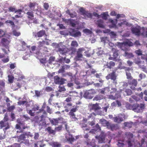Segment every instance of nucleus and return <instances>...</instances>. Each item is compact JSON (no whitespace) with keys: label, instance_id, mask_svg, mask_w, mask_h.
<instances>
[{"label":"nucleus","instance_id":"f257e3e1","mask_svg":"<svg viewBox=\"0 0 147 147\" xmlns=\"http://www.w3.org/2000/svg\"><path fill=\"white\" fill-rule=\"evenodd\" d=\"M145 105L143 104H135L133 105L134 108L133 111L137 113L142 112L144 108Z\"/></svg>","mask_w":147,"mask_h":147},{"label":"nucleus","instance_id":"f03ea898","mask_svg":"<svg viewBox=\"0 0 147 147\" xmlns=\"http://www.w3.org/2000/svg\"><path fill=\"white\" fill-rule=\"evenodd\" d=\"M128 83L129 85L130 88L132 90H136V87L138 84V82L137 80L135 79H132L128 80Z\"/></svg>","mask_w":147,"mask_h":147},{"label":"nucleus","instance_id":"7ed1b4c3","mask_svg":"<svg viewBox=\"0 0 147 147\" xmlns=\"http://www.w3.org/2000/svg\"><path fill=\"white\" fill-rule=\"evenodd\" d=\"M111 51L113 52V57L110 56L109 58V59L110 60L116 61L117 58L119 56L118 50L115 48H112Z\"/></svg>","mask_w":147,"mask_h":147},{"label":"nucleus","instance_id":"20e7f679","mask_svg":"<svg viewBox=\"0 0 147 147\" xmlns=\"http://www.w3.org/2000/svg\"><path fill=\"white\" fill-rule=\"evenodd\" d=\"M78 46V44L77 42L75 40L72 41L71 44V47L70 48L71 51L73 52L76 51V48Z\"/></svg>","mask_w":147,"mask_h":147},{"label":"nucleus","instance_id":"39448f33","mask_svg":"<svg viewBox=\"0 0 147 147\" xmlns=\"http://www.w3.org/2000/svg\"><path fill=\"white\" fill-rule=\"evenodd\" d=\"M65 80H66L63 78L60 79L57 76H55L54 77V82L56 84H63Z\"/></svg>","mask_w":147,"mask_h":147},{"label":"nucleus","instance_id":"423d86ee","mask_svg":"<svg viewBox=\"0 0 147 147\" xmlns=\"http://www.w3.org/2000/svg\"><path fill=\"white\" fill-rule=\"evenodd\" d=\"M85 50V48L83 47L81 48L78 49L77 52V55L76 57V59L77 60H79L80 59L83 57L82 52Z\"/></svg>","mask_w":147,"mask_h":147},{"label":"nucleus","instance_id":"0eeeda50","mask_svg":"<svg viewBox=\"0 0 147 147\" xmlns=\"http://www.w3.org/2000/svg\"><path fill=\"white\" fill-rule=\"evenodd\" d=\"M134 62L136 64L138 65L140 68L143 69H146V67L144 65V61H142L140 59L137 58L135 60Z\"/></svg>","mask_w":147,"mask_h":147},{"label":"nucleus","instance_id":"6e6552de","mask_svg":"<svg viewBox=\"0 0 147 147\" xmlns=\"http://www.w3.org/2000/svg\"><path fill=\"white\" fill-rule=\"evenodd\" d=\"M45 35L46 36H47V35L45 33V32L44 30H41L37 33H34V36L35 37H41Z\"/></svg>","mask_w":147,"mask_h":147},{"label":"nucleus","instance_id":"1a4fd4ad","mask_svg":"<svg viewBox=\"0 0 147 147\" xmlns=\"http://www.w3.org/2000/svg\"><path fill=\"white\" fill-rule=\"evenodd\" d=\"M61 118H59L56 119H51L49 118V120L50 122L52 125H57L59 123V121Z\"/></svg>","mask_w":147,"mask_h":147},{"label":"nucleus","instance_id":"9d476101","mask_svg":"<svg viewBox=\"0 0 147 147\" xmlns=\"http://www.w3.org/2000/svg\"><path fill=\"white\" fill-rule=\"evenodd\" d=\"M0 126L1 128L6 127L5 128V130H7L9 127V124L8 122L3 121H1L0 122Z\"/></svg>","mask_w":147,"mask_h":147},{"label":"nucleus","instance_id":"9b49d317","mask_svg":"<svg viewBox=\"0 0 147 147\" xmlns=\"http://www.w3.org/2000/svg\"><path fill=\"white\" fill-rule=\"evenodd\" d=\"M65 138L67 141L71 144L72 143V142H74L75 140V138L73 137L72 135L69 133L66 135Z\"/></svg>","mask_w":147,"mask_h":147},{"label":"nucleus","instance_id":"f8f14e48","mask_svg":"<svg viewBox=\"0 0 147 147\" xmlns=\"http://www.w3.org/2000/svg\"><path fill=\"white\" fill-rule=\"evenodd\" d=\"M71 33L73 36L77 37L81 36V33L78 30H76L75 29H72Z\"/></svg>","mask_w":147,"mask_h":147},{"label":"nucleus","instance_id":"ddd939ff","mask_svg":"<svg viewBox=\"0 0 147 147\" xmlns=\"http://www.w3.org/2000/svg\"><path fill=\"white\" fill-rule=\"evenodd\" d=\"M90 106L91 107L90 109V110H94L95 111L101 109L100 107L99 106L98 104L97 103L91 104L90 105Z\"/></svg>","mask_w":147,"mask_h":147},{"label":"nucleus","instance_id":"4468645a","mask_svg":"<svg viewBox=\"0 0 147 147\" xmlns=\"http://www.w3.org/2000/svg\"><path fill=\"white\" fill-rule=\"evenodd\" d=\"M116 77L115 74V72L114 71H113L106 76V78L107 79H111L114 81L116 80Z\"/></svg>","mask_w":147,"mask_h":147},{"label":"nucleus","instance_id":"2eb2a0df","mask_svg":"<svg viewBox=\"0 0 147 147\" xmlns=\"http://www.w3.org/2000/svg\"><path fill=\"white\" fill-rule=\"evenodd\" d=\"M113 119L114 121L117 123H121L123 121L121 114H119L118 116L114 117Z\"/></svg>","mask_w":147,"mask_h":147},{"label":"nucleus","instance_id":"dca6fc26","mask_svg":"<svg viewBox=\"0 0 147 147\" xmlns=\"http://www.w3.org/2000/svg\"><path fill=\"white\" fill-rule=\"evenodd\" d=\"M67 49L65 47H62L59 48L58 51L62 55H65L67 53Z\"/></svg>","mask_w":147,"mask_h":147},{"label":"nucleus","instance_id":"f3484780","mask_svg":"<svg viewBox=\"0 0 147 147\" xmlns=\"http://www.w3.org/2000/svg\"><path fill=\"white\" fill-rule=\"evenodd\" d=\"M117 45L121 50L126 51L127 50V46H126L124 42H118Z\"/></svg>","mask_w":147,"mask_h":147},{"label":"nucleus","instance_id":"a211bd4d","mask_svg":"<svg viewBox=\"0 0 147 147\" xmlns=\"http://www.w3.org/2000/svg\"><path fill=\"white\" fill-rule=\"evenodd\" d=\"M64 108L65 109V111L66 112H68L69 109L71 108L72 105V103L71 102L66 103L64 102L63 105Z\"/></svg>","mask_w":147,"mask_h":147},{"label":"nucleus","instance_id":"6ab92c4d","mask_svg":"<svg viewBox=\"0 0 147 147\" xmlns=\"http://www.w3.org/2000/svg\"><path fill=\"white\" fill-rule=\"evenodd\" d=\"M131 31L135 35L139 36L140 35V29L136 27H134L131 28Z\"/></svg>","mask_w":147,"mask_h":147},{"label":"nucleus","instance_id":"aec40b11","mask_svg":"<svg viewBox=\"0 0 147 147\" xmlns=\"http://www.w3.org/2000/svg\"><path fill=\"white\" fill-rule=\"evenodd\" d=\"M96 93L95 90L94 89H90L86 91L84 93V95L86 96H89L91 94H93Z\"/></svg>","mask_w":147,"mask_h":147},{"label":"nucleus","instance_id":"412c9836","mask_svg":"<svg viewBox=\"0 0 147 147\" xmlns=\"http://www.w3.org/2000/svg\"><path fill=\"white\" fill-rule=\"evenodd\" d=\"M100 124L103 126L107 127V125L109 123V121H107L106 120L104 119H101L99 121Z\"/></svg>","mask_w":147,"mask_h":147},{"label":"nucleus","instance_id":"4be33fe9","mask_svg":"<svg viewBox=\"0 0 147 147\" xmlns=\"http://www.w3.org/2000/svg\"><path fill=\"white\" fill-rule=\"evenodd\" d=\"M115 65V63L113 61H110L109 63L107 62V63L106 66H107V68L111 69Z\"/></svg>","mask_w":147,"mask_h":147},{"label":"nucleus","instance_id":"5701e85b","mask_svg":"<svg viewBox=\"0 0 147 147\" xmlns=\"http://www.w3.org/2000/svg\"><path fill=\"white\" fill-rule=\"evenodd\" d=\"M97 24L98 26L99 27L104 28H105L104 25H103V21L101 20H99L97 21Z\"/></svg>","mask_w":147,"mask_h":147},{"label":"nucleus","instance_id":"b1692460","mask_svg":"<svg viewBox=\"0 0 147 147\" xmlns=\"http://www.w3.org/2000/svg\"><path fill=\"white\" fill-rule=\"evenodd\" d=\"M46 131H47L49 134H55V130H53L51 129V127H49L45 129Z\"/></svg>","mask_w":147,"mask_h":147},{"label":"nucleus","instance_id":"393cba45","mask_svg":"<svg viewBox=\"0 0 147 147\" xmlns=\"http://www.w3.org/2000/svg\"><path fill=\"white\" fill-rule=\"evenodd\" d=\"M124 92L126 94H124V95L130 96L131 95L132 93V91L130 89L127 88L125 89Z\"/></svg>","mask_w":147,"mask_h":147},{"label":"nucleus","instance_id":"a878e982","mask_svg":"<svg viewBox=\"0 0 147 147\" xmlns=\"http://www.w3.org/2000/svg\"><path fill=\"white\" fill-rule=\"evenodd\" d=\"M103 96L101 95H96L93 98V100L98 101L103 99Z\"/></svg>","mask_w":147,"mask_h":147},{"label":"nucleus","instance_id":"bb28decb","mask_svg":"<svg viewBox=\"0 0 147 147\" xmlns=\"http://www.w3.org/2000/svg\"><path fill=\"white\" fill-rule=\"evenodd\" d=\"M27 135V133L26 132L20 135L18 137L19 140H25L26 138V136Z\"/></svg>","mask_w":147,"mask_h":147},{"label":"nucleus","instance_id":"cd10ccee","mask_svg":"<svg viewBox=\"0 0 147 147\" xmlns=\"http://www.w3.org/2000/svg\"><path fill=\"white\" fill-rule=\"evenodd\" d=\"M51 145L53 147H60L61 144L59 142H52L51 144Z\"/></svg>","mask_w":147,"mask_h":147},{"label":"nucleus","instance_id":"c85d7f7f","mask_svg":"<svg viewBox=\"0 0 147 147\" xmlns=\"http://www.w3.org/2000/svg\"><path fill=\"white\" fill-rule=\"evenodd\" d=\"M15 128L17 129H19V131H17V133H22L23 132V130L22 129V128L21 127V126L19 124H17L16 125Z\"/></svg>","mask_w":147,"mask_h":147},{"label":"nucleus","instance_id":"c756f323","mask_svg":"<svg viewBox=\"0 0 147 147\" xmlns=\"http://www.w3.org/2000/svg\"><path fill=\"white\" fill-rule=\"evenodd\" d=\"M125 107L127 109L132 110H133L134 107L133 105H131L129 103L127 102L125 104Z\"/></svg>","mask_w":147,"mask_h":147},{"label":"nucleus","instance_id":"7c9ffc66","mask_svg":"<svg viewBox=\"0 0 147 147\" xmlns=\"http://www.w3.org/2000/svg\"><path fill=\"white\" fill-rule=\"evenodd\" d=\"M41 118L40 120V122L41 123L42 126H45L46 125V123L44 118V116L43 115H41L40 117Z\"/></svg>","mask_w":147,"mask_h":147},{"label":"nucleus","instance_id":"2f4dec72","mask_svg":"<svg viewBox=\"0 0 147 147\" xmlns=\"http://www.w3.org/2000/svg\"><path fill=\"white\" fill-rule=\"evenodd\" d=\"M125 135L129 140H130L133 137V134L130 132H126Z\"/></svg>","mask_w":147,"mask_h":147},{"label":"nucleus","instance_id":"473e14b6","mask_svg":"<svg viewBox=\"0 0 147 147\" xmlns=\"http://www.w3.org/2000/svg\"><path fill=\"white\" fill-rule=\"evenodd\" d=\"M102 18L103 19L105 20H107V17L109 16L108 13L107 12H105L104 13H103L101 14Z\"/></svg>","mask_w":147,"mask_h":147},{"label":"nucleus","instance_id":"72a5a7b5","mask_svg":"<svg viewBox=\"0 0 147 147\" xmlns=\"http://www.w3.org/2000/svg\"><path fill=\"white\" fill-rule=\"evenodd\" d=\"M125 56L127 57V58H130L134 57V56L131 53H129L126 51L125 53Z\"/></svg>","mask_w":147,"mask_h":147},{"label":"nucleus","instance_id":"f704fd0d","mask_svg":"<svg viewBox=\"0 0 147 147\" xmlns=\"http://www.w3.org/2000/svg\"><path fill=\"white\" fill-rule=\"evenodd\" d=\"M101 41L104 43H107L109 41L108 37H103L101 38Z\"/></svg>","mask_w":147,"mask_h":147},{"label":"nucleus","instance_id":"c9c22d12","mask_svg":"<svg viewBox=\"0 0 147 147\" xmlns=\"http://www.w3.org/2000/svg\"><path fill=\"white\" fill-rule=\"evenodd\" d=\"M108 125H107V127L109 129H111V130H113L115 128V125L113 124H111L109 123Z\"/></svg>","mask_w":147,"mask_h":147},{"label":"nucleus","instance_id":"e433bc0d","mask_svg":"<svg viewBox=\"0 0 147 147\" xmlns=\"http://www.w3.org/2000/svg\"><path fill=\"white\" fill-rule=\"evenodd\" d=\"M70 96L72 97H76L78 96V93L75 91H73L70 92Z\"/></svg>","mask_w":147,"mask_h":147},{"label":"nucleus","instance_id":"4c0bfd02","mask_svg":"<svg viewBox=\"0 0 147 147\" xmlns=\"http://www.w3.org/2000/svg\"><path fill=\"white\" fill-rule=\"evenodd\" d=\"M128 85V82H123V84H122L123 86V89L122 90H121V92L122 91H123L125 89H126V88L127 87Z\"/></svg>","mask_w":147,"mask_h":147},{"label":"nucleus","instance_id":"58836bf2","mask_svg":"<svg viewBox=\"0 0 147 147\" xmlns=\"http://www.w3.org/2000/svg\"><path fill=\"white\" fill-rule=\"evenodd\" d=\"M84 16H86L88 18H92V13H89L88 11H86Z\"/></svg>","mask_w":147,"mask_h":147},{"label":"nucleus","instance_id":"ea45409f","mask_svg":"<svg viewBox=\"0 0 147 147\" xmlns=\"http://www.w3.org/2000/svg\"><path fill=\"white\" fill-rule=\"evenodd\" d=\"M27 15L28 16V18L31 17H33L34 16L33 12L32 11L28 12L26 13Z\"/></svg>","mask_w":147,"mask_h":147},{"label":"nucleus","instance_id":"a19ab883","mask_svg":"<svg viewBox=\"0 0 147 147\" xmlns=\"http://www.w3.org/2000/svg\"><path fill=\"white\" fill-rule=\"evenodd\" d=\"M45 41L44 40H42V41H39L38 43V47H43L45 45Z\"/></svg>","mask_w":147,"mask_h":147},{"label":"nucleus","instance_id":"79ce46f5","mask_svg":"<svg viewBox=\"0 0 147 147\" xmlns=\"http://www.w3.org/2000/svg\"><path fill=\"white\" fill-rule=\"evenodd\" d=\"M126 75L127 78L128 80H132L133 79V77L131 76V74L129 72H126Z\"/></svg>","mask_w":147,"mask_h":147},{"label":"nucleus","instance_id":"37998d69","mask_svg":"<svg viewBox=\"0 0 147 147\" xmlns=\"http://www.w3.org/2000/svg\"><path fill=\"white\" fill-rule=\"evenodd\" d=\"M80 12L81 13V14L83 16L84 15L86 11L83 7H81L79 9Z\"/></svg>","mask_w":147,"mask_h":147},{"label":"nucleus","instance_id":"c03bdc74","mask_svg":"<svg viewBox=\"0 0 147 147\" xmlns=\"http://www.w3.org/2000/svg\"><path fill=\"white\" fill-rule=\"evenodd\" d=\"M124 42L126 46L127 47L128 46H131L133 45V43L129 41H127Z\"/></svg>","mask_w":147,"mask_h":147},{"label":"nucleus","instance_id":"a18cd8bd","mask_svg":"<svg viewBox=\"0 0 147 147\" xmlns=\"http://www.w3.org/2000/svg\"><path fill=\"white\" fill-rule=\"evenodd\" d=\"M15 108V106L14 105H12L7 107V110L9 112L13 110Z\"/></svg>","mask_w":147,"mask_h":147},{"label":"nucleus","instance_id":"49530a36","mask_svg":"<svg viewBox=\"0 0 147 147\" xmlns=\"http://www.w3.org/2000/svg\"><path fill=\"white\" fill-rule=\"evenodd\" d=\"M125 126L126 127L130 128L132 127V124L131 123L128 122H125L124 123Z\"/></svg>","mask_w":147,"mask_h":147},{"label":"nucleus","instance_id":"de8ad7c7","mask_svg":"<svg viewBox=\"0 0 147 147\" xmlns=\"http://www.w3.org/2000/svg\"><path fill=\"white\" fill-rule=\"evenodd\" d=\"M8 40L5 38H3L1 39V42L3 45L5 46V44H7V43H8Z\"/></svg>","mask_w":147,"mask_h":147},{"label":"nucleus","instance_id":"09e8293b","mask_svg":"<svg viewBox=\"0 0 147 147\" xmlns=\"http://www.w3.org/2000/svg\"><path fill=\"white\" fill-rule=\"evenodd\" d=\"M55 59V57H51L49 59V63L50 64L52 63L54 61Z\"/></svg>","mask_w":147,"mask_h":147},{"label":"nucleus","instance_id":"8fccbe9b","mask_svg":"<svg viewBox=\"0 0 147 147\" xmlns=\"http://www.w3.org/2000/svg\"><path fill=\"white\" fill-rule=\"evenodd\" d=\"M69 14L70 15L71 17L72 18L76 17L77 16V13L76 12L71 13L70 12H69Z\"/></svg>","mask_w":147,"mask_h":147},{"label":"nucleus","instance_id":"3c124183","mask_svg":"<svg viewBox=\"0 0 147 147\" xmlns=\"http://www.w3.org/2000/svg\"><path fill=\"white\" fill-rule=\"evenodd\" d=\"M13 33L14 35L17 36H20L21 34L20 32H18L16 30L13 31Z\"/></svg>","mask_w":147,"mask_h":147},{"label":"nucleus","instance_id":"603ef678","mask_svg":"<svg viewBox=\"0 0 147 147\" xmlns=\"http://www.w3.org/2000/svg\"><path fill=\"white\" fill-rule=\"evenodd\" d=\"M117 144L119 147H123L124 145V144L121 141H118Z\"/></svg>","mask_w":147,"mask_h":147},{"label":"nucleus","instance_id":"864d4df0","mask_svg":"<svg viewBox=\"0 0 147 147\" xmlns=\"http://www.w3.org/2000/svg\"><path fill=\"white\" fill-rule=\"evenodd\" d=\"M8 80L10 83H12L14 79V78L11 76H8Z\"/></svg>","mask_w":147,"mask_h":147},{"label":"nucleus","instance_id":"5fc2aeb1","mask_svg":"<svg viewBox=\"0 0 147 147\" xmlns=\"http://www.w3.org/2000/svg\"><path fill=\"white\" fill-rule=\"evenodd\" d=\"M26 102V101H25L19 100L18 102V104L19 105H25Z\"/></svg>","mask_w":147,"mask_h":147},{"label":"nucleus","instance_id":"6e6d98bb","mask_svg":"<svg viewBox=\"0 0 147 147\" xmlns=\"http://www.w3.org/2000/svg\"><path fill=\"white\" fill-rule=\"evenodd\" d=\"M34 121L37 123L40 122V120L39 119V117L38 116H35L34 119Z\"/></svg>","mask_w":147,"mask_h":147},{"label":"nucleus","instance_id":"4d7b16f0","mask_svg":"<svg viewBox=\"0 0 147 147\" xmlns=\"http://www.w3.org/2000/svg\"><path fill=\"white\" fill-rule=\"evenodd\" d=\"M135 52L138 56L142 55V51L140 49L136 51Z\"/></svg>","mask_w":147,"mask_h":147},{"label":"nucleus","instance_id":"13d9d810","mask_svg":"<svg viewBox=\"0 0 147 147\" xmlns=\"http://www.w3.org/2000/svg\"><path fill=\"white\" fill-rule=\"evenodd\" d=\"M111 38H113L115 37L116 36V34L113 32H111L110 33Z\"/></svg>","mask_w":147,"mask_h":147},{"label":"nucleus","instance_id":"bf43d9fd","mask_svg":"<svg viewBox=\"0 0 147 147\" xmlns=\"http://www.w3.org/2000/svg\"><path fill=\"white\" fill-rule=\"evenodd\" d=\"M104 53V51L102 50H99L96 53L98 56H100L102 55Z\"/></svg>","mask_w":147,"mask_h":147},{"label":"nucleus","instance_id":"052dcab7","mask_svg":"<svg viewBox=\"0 0 147 147\" xmlns=\"http://www.w3.org/2000/svg\"><path fill=\"white\" fill-rule=\"evenodd\" d=\"M17 122L20 125V126H22L25 124L24 122L21 121L20 120H18Z\"/></svg>","mask_w":147,"mask_h":147},{"label":"nucleus","instance_id":"680f3d73","mask_svg":"<svg viewBox=\"0 0 147 147\" xmlns=\"http://www.w3.org/2000/svg\"><path fill=\"white\" fill-rule=\"evenodd\" d=\"M65 89L64 86L62 87L59 86V91L60 92L64 91L65 90Z\"/></svg>","mask_w":147,"mask_h":147},{"label":"nucleus","instance_id":"e2e57ef3","mask_svg":"<svg viewBox=\"0 0 147 147\" xmlns=\"http://www.w3.org/2000/svg\"><path fill=\"white\" fill-rule=\"evenodd\" d=\"M45 90L47 92H49L53 90V88L47 86L46 87Z\"/></svg>","mask_w":147,"mask_h":147},{"label":"nucleus","instance_id":"0e129e2a","mask_svg":"<svg viewBox=\"0 0 147 147\" xmlns=\"http://www.w3.org/2000/svg\"><path fill=\"white\" fill-rule=\"evenodd\" d=\"M70 117L72 121H76L78 120V119L76 117L75 115Z\"/></svg>","mask_w":147,"mask_h":147},{"label":"nucleus","instance_id":"69168bd1","mask_svg":"<svg viewBox=\"0 0 147 147\" xmlns=\"http://www.w3.org/2000/svg\"><path fill=\"white\" fill-rule=\"evenodd\" d=\"M4 121L7 122L8 120V115L7 113H6L5 114V116L3 119Z\"/></svg>","mask_w":147,"mask_h":147},{"label":"nucleus","instance_id":"338daca9","mask_svg":"<svg viewBox=\"0 0 147 147\" xmlns=\"http://www.w3.org/2000/svg\"><path fill=\"white\" fill-rule=\"evenodd\" d=\"M9 10L10 11H11L12 12H15V11H16V10L15 8L11 7L9 8Z\"/></svg>","mask_w":147,"mask_h":147},{"label":"nucleus","instance_id":"774afa93","mask_svg":"<svg viewBox=\"0 0 147 147\" xmlns=\"http://www.w3.org/2000/svg\"><path fill=\"white\" fill-rule=\"evenodd\" d=\"M71 100V98L70 97H68L66 98L65 100V102H66L67 103L70 102Z\"/></svg>","mask_w":147,"mask_h":147}]
</instances>
